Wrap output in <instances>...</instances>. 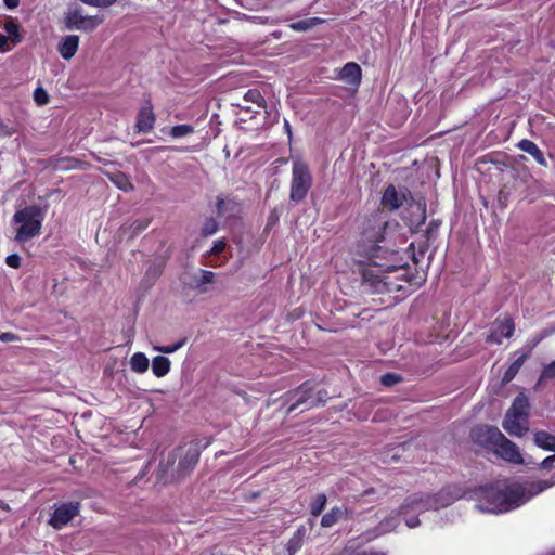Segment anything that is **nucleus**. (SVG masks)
<instances>
[{
  "instance_id": "1",
  "label": "nucleus",
  "mask_w": 555,
  "mask_h": 555,
  "mask_svg": "<svg viewBox=\"0 0 555 555\" xmlns=\"http://www.w3.org/2000/svg\"><path fill=\"white\" fill-rule=\"evenodd\" d=\"M360 234L359 248L370 260L362 269L363 291L372 294L401 291L403 286L398 278L392 280L388 275L408 266L406 250L395 247L404 243L399 222L386 218L383 211H374L362 221Z\"/></svg>"
},
{
  "instance_id": "2",
  "label": "nucleus",
  "mask_w": 555,
  "mask_h": 555,
  "mask_svg": "<svg viewBox=\"0 0 555 555\" xmlns=\"http://www.w3.org/2000/svg\"><path fill=\"white\" fill-rule=\"evenodd\" d=\"M553 486H555V474L546 480L511 483L504 488L487 485L477 490L475 507L483 513H506L518 508Z\"/></svg>"
},
{
  "instance_id": "3",
  "label": "nucleus",
  "mask_w": 555,
  "mask_h": 555,
  "mask_svg": "<svg viewBox=\"0 0 555 555\" xmlns=\"http://www.w3.org/2000/svg\"><path fill=\"white\" fill-rule=\"evenodd\" d=\"M461 496V490L453 486L443 488L435 495L415 493L404 500L400 507L399 515L403 517L409 528H415L420 525L418 514L429 509L447 507Z\"/></svg>"
},
{
  "instance_id": "4",
  "label": "nucleus",
  "mask_w": 555,
  "mask_h": 555,
  "mask_svg": "<svg viewBox=\"0 0 555 555\" xmlns=\"http://www.w3.org/2000/svg\"><path fill=\"white\" fill-rule=\"evenodd\" d=\"M470 435L475 443L492 451L498 457L508 463L527 466L533 464L531 460H526L516 443L506 438L495 426H476Z\"/></svg>"
},
{
  "instance_id": "5",
  "label": "nucleus",
  "mask_w": 555,
  "mask_h": 555,
  "mask_svg": "<svg viewBox=\"0 0 555 555\" xmlns=\"http://www.w3.org/2000/svg\"><path fill=\"white\" fill-rule=\"evenodd\" d=\"M328 393L325 389H315L314 383L307 380L297 388L287 391L283 397L286 415L300 414L319 405H324Z\"/></svg>"
},
{
  "instance_id": "6",
  "label": "nucleus",
  "mask_w": 555,
  "mask_h": 555,
  "mask_svg": "<svg viewBox=\"0 0 555 555\" xmlns=\"http://www.w3.org/2000/svg\"><path fill=\"white\" fill-rule=\"evenodd\" d=\"M47 207L29 205L18 209L12 218V222L17 224L15 241L17 243L27 242L41 232L42 222L46 218Z\"/></svg>"
},
{
  "instance_id": "7",
  "label": "nucleus",
  "mask_w": 555,
  "mask_h": 555,
  "mask_svg": "<svg viewBox=\"0 0 555 555\" xmlns=\"http://www.w3.org/2000/svg\"><path fill=\"white\" fill-rule=\"evenodd\" d=\"M530 403L528 397L520 392L517 395L502 422L504 430L514 437H522L529 430Z\"/></svg>"
},
{
  "instance_id": "8",
  "label": "nucleus",
  "mask_w": 555,
  "mask_h": 555,
  "mask_svg": "<svg viewBox=\"0 0 555 555\" xmlns=\"http://www.w3.org/2000/svg\"><path fill=\"white\" fill-rule=\"evenodd\" d=\"M380 204L385 209L395 211L406 204L410 208H415L418 212L415 220H411V224H423L426 220L425 203L415 201L408 189L397 190L393 184H389L384 190Z\"/></svg>"
},
{
  "instance_id": "9",
  "label": "nucleus",
  "mask_w": 555,
  "mask_h": 555,
  "mask_svg": "<svg viewBox=\"0 0 555 555\" xmlns=\"http://www.w3.org/2000/svg\"><path fill=\"white\" fill-rule=\"evenodd\" d=\"M312 185V176L307 164L300 159L293 163L289 199L294 203L304 201Z\"/></svg>"
},
{
  "instance_id": "10",
  "label": "nucleus",
  "mask_w": 555,
  "mask_h": 555,
  "mask_svg": "<svg viewBox=\"0 0 555 555\" xmlns=\"http://www.w3.org/2000/svg\"><path fill=\"white\" fill-rule=\"evenodd\" d=\"M103 20L99 16L83 15L81 8L69 9L64 16V25L68 30H94Z\"/></svg>"
},
{
  "instance_id": "11",
  "label": "nucleus",
  "mask_w": 555,
  "mask_h": 555,
  "mask_svg": "<svg viewBox=\"0 0 555 555\" xmlns=\"http://www.w3.org/2000/svg\"><path fill=\"white\" fill-rule=\"evenodd\" d=\"M79 512V502L62 503L55 506L48 522L52 528L60 530L64 528L74 517H76Z\"/></svg>"
},
{
  "instance_id": "12",
  "label": "nucleus",
  "mask_w": 555,
  "mask_h": 555,
  "mask_svg": "<svg viewBox=\"0 0 555 555\" xmlns=\"http://www.w3.org/2000/svg\"><path fill=\"white\" fill-rule=\"evenodd\" d=\"M514 331L515 324L511 318H505L504 320L496 319L490 327V333L487 335L486 341L489 344L500 345L502 343V338L512 337Z\"/></svg>"
},
{
  "instance_id": "13",
  "label": "nucleus",
  "mask_w": 555,
  "mask_h": 555,
  "mask_svg": "<svg viewBox=\"0 0 555 555\" xmlns=\"http://www.w3.org/2000/svg\"><path fill=\"white\" fill-rule=\"evenodd\" d=\"M155 114L153 112V106L150 102L143 105L138 115H137V124L135 128L138 132L149 133L153 130L155 125Z\"/></svg>"
},
{
  "instance_id": "14",
  "label": "nucleus",
  "mask_w": 555,
  "mask_h": 555,
  "mask_svg": "<svg viewBox=\"0 0 555 555\" xmlns=\"http://www.w3.org/2000/svg\"><path fill=\"white\" fill-rule=\"evenodd\" d=\"M343 519H352V513L345 505L334 506L322 516L320 525L323 528H332Z\"/></svg>"
},
{
  "instance_id": "15",
  "label": "nucleus",
  "mask_w": 555,
  "mask_h": 555,
  "mask_svg": "<svg viewBox=\"0 0 555 555\" xmlns=\"http://www.w3.org/2000/svg\"><path fill=\"white\" fill-rule=\"evenodd\" d=\"M338 79L357 89L362 79L360 65L354 62L346 63L338 74Z\"/></svg>"
},
{
  "instance_id": "16",
  "label": "nucleus",
  "mask_w": 555,
  "mask_h": 555,
  "mask_svg": "<svg viewBox=\"0 0 555 555\" xmlns=\"http://www.w3.org/2000/svg\"><path fill=\"white\" fill-rule=\"evenodd\" d=\"M307 530L300 526L293 533L292 538L283 545L280 555H295L304 545Z\"/></svg>"
},
{
  "instance_id": "17",
  "label": "nucleus",
  "mask_w": 555,
  "mask_h": 555,
  "mask_svg": "<svg viewBox=\"0 0 555 555\" xmlns=\"http://www.w3.org/2000/svg\"><path fill=\"white\" fill-rule=\"evenodd\" d=\"M79 47V36L67 35L61 39L57 44V51L64 60H70L77 53Z\"/></svg>"
},
{
  "instance_id": "18",
  "label": "nucleus",
  "mask_w": 555,
  "mask_h": 555,
  "mask_svg": "<svg viewBox=\"0 0 555 555\" xmlns=\"http://www.w3.org/2000/svg\"><path fill=\"white\" fill-rule=\"evenodd\" d=\"M517 147L520 151L531 155L539 165H541L543 167L548 166L543 152L540 150V147L533 141L528 140V139H522L517 143Z\"/></svg>"
},
{
  "instance_id": "19",
  "label": "nucleus",
  "mask_w": 555,
  "mask_h": 555,
  "mask_svg": "<svg viewBox=\"0 0 555 555\" xmlns=\"http://www.w3.org/2000/svg\"><path fill=\"white\" fill-rule=\"evenodd\" d=\"M199 459V452L195 447H191L186 450L182 459L178 464V469L181 475H184L192 470L197 464Z\"/></svg>"
},
{
  "instance_id": "20",
  "label": "nucleus",
  "mask_w": 555,
  "mask_h": 555,
  "mask_svg": "<svg viewBox=\"0 0 555 555\" xmlns=\"http://www.w3.org/2000/svg\"><path fill=\"white\" fill-rule=\"evenodd\" d=\"M217 214L220 217L234 216L238 211V203L231 197H217L216 203Z\"/></svg>"
},
{
  "instance_id": "21",
  "label": "nucleus",
  "mask_w": 555,
  "mask_h": 555,
  "mask_svg": "<svg viewBox=\"0 0 555 555\" xmlns=\"http://www.w3.org/2000/svg\"><path fill=\"white\" fill-rule=\"evenodd\" d=\"M165 268V260L162 258L155 259L147 267L143 281L149 285H153L155 281L162 275Z\"/></svg>"
},
{
  "instance_id": "22",
  "label": "nucleus",
  "mask_w": 555,
  "mask_h": 555,
  "mask_svg": "<svg viewBox=\"0 0 555 555\" xmlns=\"http://www.w3.org/2000/svg\"><path fill=\"white\" fill-rule=\"evenodd\" d=\"M171 369L170 360L165 356H156L152 360V372L153 374L160 378L166 376Z\"/></svg>"
},
{
  "instance_id": "23",
  "label": "nucleus",
  "mask_w": 555,
  "mask_h": 555,
  "mask_svg": "<svg viewBox=\"0 0 555 555\" xmlns=\"http://www.w3.org/2000/svg\"><path fill=\"white\" fill-rule=\"evenodd\" d=\"M533 441L539 448L546 450V451L555 452V436L554 435H552L547 431H544V430H539V431L534 433Z\"/></svg>"
},
{
  "instance_id": "24",
  "label": "nucleus",
  "mask_w": 555,
  "mask_h": 555,
  "mask_svg": "<svg viewBox=\"0 0 555 555\" xmlns=\"http://www.w3.org/2000/svg\"><path fill=\"white\" fill-rule=\"evenodd\" d=\"M130 369L139 374H143L149 370L150 361L143 352H135L130 358Z\"/></svg>"
},
{
  "instance_id": "25",
  "label": "nucleus",
  "mask_w": 555,
  "mask_h": 555,
  "mask_svg": "<svg viewBox=\"0 0 555 555\" xmlns=\"http://www.w3.org/2000/svg\"><path fill=\"white\" fill-rule=\"evenodd\" d=\"M325 22L324 18L321 17H309L300 21H296L291 23L288 26L291 29L295 31H307L314 26L321 25Z\"/></svg>"
},
{
  "instance_id": "26",
  "label": "nucleus",
  "mask_w": 555,
  "mask_h": 555,
  "mask_svg": "<svg viewBox=\"0 0 555 555\" xmlns=\"http://www.w3.org/2000/svg\"><path fill=\"white\" fill-rule=\"evenodd\" d=\"M529 357V353L526 352V353H522L521 356H519L509 366L508 369L505 371L503 377H502V382L504 384H507L509 383L511 380L514 379V377L517 375V373L519 372L520 367L522 366V364L525 363L526 359Z\"/></svg>"
},
{
  "instance_id": "27",
  "label": "nucleus",
  "mask_w": 555,
  "mask_h": 555,
  "mask_svg": "<svg viewBox=\"0 0 555 555\" xmlns=\"http://www.w3.org/2000/svg\"><path fill=\"white\" fill-rule=\"evenodd\" d=\"M327 503V496L324 493H319L314 498H312L310 504H309V511L311 516L318 517L321 515L323 509L325 508Z\"/></svg>"
},
{
  "instance_id": "28",
  "label": "nucleus",
  "mask_w": 555,
  "mask_h": 555,
  "mask_svg": "<svg viewBox=\"0 0 555 555\" xmlns=\"http://www.w3.org/2000/svg\"><path fill=\"white\" fill-rule=\"evenodd\" d=\"M111 181L125 192L132 191L133 185L124 172H117L111 176Z\"/></svg>"
},
{
  "instance_id": "29",
  "label": "nucleus",
  "mask_w": 555,
  "mask_h": 555,
  "mask_svg": "<svg viewBox=\"0 0 555 555\" xmlns=\"http://www.w3.org/2000/svg\"><path fill=\"white\" fill-rule=\"evenodd\" d=\"M150 219H138L134 220L127 229H124V232L129 233V237H134L143 232L150 224Z\"/></svg>"
},
{
  "instance_id": "30",
  "label": "nucleus",
  "mask_w": 555,
  "mask_h": 555,
  "mask_svg": "<svg viewBox=\"0 0 555 555\" xmlns=\"http://www.w3.org/2000/svg\"><path fill=\"white\" fill-rule=\"evenodd\" d=\"M4 30L11 37L13 44L21 42L20 26L14 21H8L4 23Z\"/></svg>"
},
{
  "instance_id": "31",
  "label": "nucleus",
  "mask_w": 555,
  "mask_h": 555,
  "mask_svg": "<svg viewBox=\"0 0 555 555\" xmlns=\"http://www.w3.org/2000/svg\"><path fill=\"white\" fill-rule=\"evenodd\" d=\"M194 132V128L190 125H177L170 129V135L172 138H182Z\"/></svg>"
},
{
  "instance_id": "32",
  "label": "nucleus",
  "mask_w": 555,
  "mask_h": 555,
  "mask_svg": "<svg viewBox=\"0 0 555 555\" xmlns=\"http://www.w3.org/2000/svg\"><path fill=\"white\" fill-rule=\"evenodd\" d=\"M215 273L208 270H201L199 275L194 276V283L196 287H201L205 284L212 283Z\"/></svg>"
},
{
  "instance_id": "33",
  "label": "nucleus",
  "mask_w": 555,
  "mask_h": 555,
  "mask_svg": "<svg viewBox=\"0 0 555 555\" xmlns=\"http://www.w3.org/2000/svg\"><path fill=\"white\" fill-rule=\"evenodd\" d=\"M244 99L248 102H253V103H256L259 107H263L264 104H266V100L261 95V93L256 90V89H250L248 90L245 95H244Z\"/></svg>"
},
{
  "instance_id": "34",
  "label": "nucleus",
  "mask_w": 555,
  "mask_h": 555,
  "mask_svg": "<svg viewBox=\"0 0 555 555\" xmlns=\"http://www.w3.org/2000/svg\"><path fill=\"white\" fill-rule=\"evenodd\" d=\"M186 343V338H182L172 345L167 346H154L153 349L162 353H173L182 348Z\"/></svg>"
},
{
  "instance_id": "35",
  "label": "nucleus",
  "mask_w": 555,
  "mask_h": 555,
  "mask_svg": "<svg viewBox=\"0 0 555 555\" xmlns=\"http://www.w3.org/2000/svg\"><path fill=\"white\" fill-rule=\"evenodd\" d=\"M403 380L402 376L397 373H386L380 376L382 385L386 387L395 386Z\"/></svg>"
},
{
  "instance_id": "36",
  "label": "nucleus",
  "mask_w": 555,
  "mask_h": 555,
  "mask_svg": "<svg viewBox=\"0 0 555 555\" xmlns=\"http://www.w3.org/2000/svg\"><path fill=\"white\" fill-rule=\"evenodd\" d=\"M218 222L214 218H209L203 224L202 234L204 236L212 235L218 231Z\"/></svg>"
},
{
  "instance_id": "37",
  "label": "nucleus",
  "mask_w": 555,
  "mask_h": 555,
  "mask_svg": "<svg viewBox=\"0 0 555 555\" xmlns=\"http://www.w3.org/2000/svg\"><path fill=\"white\" fill-rule=\"evenodd\" d=\"M34 100L38 105H44L49 102V95L42 88H37L34 92Z\"/></svg>"
},
{
  "instance_id": "38",
  "label": "nucleus",
  "mask_w": 555,
  "mask_h": 555,
  "mask_svg": "<svg viewBox=\"0 0 555 555\" xmlns=\"http://www.w3.org/2000/svg\"><path fill=\"white\" fill-rule=\"evenodd\" d=\"M82 3L96 7V8H107L116 2V0H80Z\"/></svg>"
},
{
  "instance_id": "39",
  "label": "nucleus",
  "mask_w": 555,
  "mask_h": 555,
  "mask_svg": "<svg viewBox=\"0 0 555 555\" xmlns=\"http://www.w3.org/2000/svg\"><path fill=\"white\" fill-rule=\"evenodd\" d=\"M398 521V515H391L380 524L382 529L385 531H390L397 527Z\"/></svg>"
},
{
  "instance_id": "40",
  "label": "nucleus",
  "mask_w": 555,
  "mask_h": 555,
  "mask_svg": "<svg viewBox=\"0 0 555 555\" xmlns=\"http://www.w3.org/2000/svg\"><path fill=\"white\" fill-rule=\"evenodd\" d=\"M554 377H555V361H553L552 363H550L548 365H546L543 369L540 379H542V378L551 379Z\"/></svg>"
},
{
  "instance_id": "41",
  "label": "nucleus",
  "mask_w": 555,
  "mask_h": 555,
  "mask_svg": "<svg viewBox=\"0 0 555 555\" xmlns=\"http://www.w3.org/2000/svg\"><path fill=\"white\" fill-rule=\"evenodd\" d=\"M5 263L11 268L17 269L21 266V257L17 254L9 255L5 258Z\"/></svg>"
},
{
  "instance_id": "42",
  "label": "nucleus",
  "mask_w": 555,
  "mask_h": 555,
  "mask_svg": "<svg viewBox=\"0 0 555 555\" xmlns=\"http://www.w3.org/2000/svg\"><path fill=\"white\" fill-rule=\"evenodd\" d=\"M440 227V222L439 221H431L430 224L428 225L427 230H426V236L428 240H430L431 237L436 236L437 234V231H438V228Z\"/></svg>"
},
{
  "instance_id": "43",
  "label": "nucleus",
  "mask_w": 555,
  "mask_h": 555,
  "mask_svg": "<svg viewBox=\"0 0 555 555\" xmlns=\"http://www.w3.org/2000/svg\"><path fill=\"white\" fill-rule=\"evenodd\" d=\"M225 248V243L222 241V240H218L216 242H214V245L210 249V254L212 255H219L220 253H222Z\"/></svg>"
},
{
  "instance_id": "44",
  "label": "nucleus",
  "mask_w": 555,
  "mask_h": 555,
  "mask_svg": "<svg viewBox=\"0 0 555 555\" xmlns=\"http://www.w3.org/2000/svg\"><path fill=\"white\" fill-rule=\"evenodd\" d=\"M555 463V454L545 457L538 466L541 469H550Z\"/></svg>"
},
{
  "instance_id": "45",
  "label": "nucleus",
  "mask_w": 555,
  "mask_h": 555,
  "mask_svg": "<svg viewBox=\"0 0 555 555\" xmlns=\"http://www.w3.org/2000/svg\"><path fill=\"white\" fill-rule=\"evenodd\" d=\"M0 340L3 343L14 341V340H16V335L13 333H9V332L2 333L0 335Z\"/></svg>"
},
{
  "instance_id": "46",
  "label": "nucleus",
  "mask_w": 555,
  "mask_h": 555,
  "mask_svg": "<svg viewBox=\"0 0 555 555\" xmlns=\"http://www.w3.org/2000/svg\"><path fill=\"white\" fill-rule=\"evenodd\" d=\"M3 2L4 5L10 10L17 8L20 4V0H3Z\"/></svg>"
},
{
  "instance_id": "47",
  "label": "nucleus",
  "mask_w": 555,
  "mask_h": 555,
  "mask_svg": "<svg viewBox=\"0 0 555 555\" xmlns=\"http://www.w3.org/2000/svg\"><path fill=\"white\" fill-rule=\"evenodd\" d=\"M9 37L0 34V50H5L8 47Z\"/></svg>"
},
{
  "instance_id": "48",
  "label": "nucleus",
  "mask_w": 555,
  "mask_h": 555,
  "mask_svg": "<svg viewBox=\"0 0 555 555\" xmlns=\"http://www.w3.org/2000/svg\"><path fill=\"white\" fill-rule=\"evenodd\" d=\"M284 129L288 135V139L291 140L292 139V128H291L288 120H286V119L284 120Z\"/></svg>"
},
{
  "instance_id": "49",
  "label": "nucleus",
  "mask_w": 555,
  "mask_h": 555,
  "mask_svg": "<svg viewBox=\"0 0 555 555\" xmlns=\"http://www.w3.org/2000/svg\"><path fill=\"white\" fill-rule=\"evenodd\" d=\"M0 508L3 511H10L9 504L4 501H0Z\"/></svg>"
},
{
  "instance_id": "50",
  "label": "nucleus",
  "mask_w": 555,
  "mask_h": 555,
  "mask_svg": "<svg viewBox=\"0 0 555 555\" xmlns=\"http://www.w3.org/2000/svg\"><path fill=\"white\" fill-rule=\"evenodd\" d=\"M250 18H251L253 21L261 20V17H259V16H253V17H250Z\"/></svg>"
},
{
  "instance_id": "51",
  "label": "nucleus",
  "mask_w": 555,
  "mask_h": 555,
  "mask_svg": "<svg viewBox=\"0 0 555 555\" xmlns=\"http://www.w3.org/2000/svg\"><path fill=\"white\" fill-rule=\"evenodd\" d=\"M156 149H157V150H160V151H164V150H166L167 147H165V146H160V147H156Z\"/></svg>"
}]
</instances>
